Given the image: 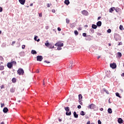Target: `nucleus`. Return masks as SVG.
Segmentation results:
<instances>
[{"instance_id":"56","label":"nucleus","mask_w":124,"mask_h":124,"mask_svg":"<svg viewBox=\"0 0 124 124\" xmlns=\"http://www.w3.org/2000/svg\"><path fill=\"white\" fill-rule=\"evenodd\" d=\"M118 45L120 46V45H122V42H120L118 44Z\"/></svg>"},{"instance_id":"42","label":"nucleus","mask_w":124,"mask_h":124,"mask_svg":"<svg viewBox=\"0 0 124 124\" xmlns=\"http://www.w3.org/2000/svg\"><path fill=\"white\" fill-rule=\"evenodd\" d=\"M52 12H53V13H56V10L55 9L52 10Z\"/></svg>"},{"instance_id":"28","label":"nucleus","mask_w":124,"mask_h":124,"mask_svg":"<svg viewBox=\"0 0 124 124\" xmlns=\"http://www.w3.org/2000/svg\"><path fill=\"white\" fill-rule=\"evenodd\" d=\"M118 57H119L120 58H121V57H122V53L121 52H118Z\"/></svg>"},{"instance_id":"11","label":"nucleus","mask_w":124,"mask_h":124,"mask_svg":"<svg viewBox=\"0 0 124 124\" xmlns=\"http://www.w3.org/2000/svg\"><path fill=\"white\" fill-rule=\"evenodd\" d=\"M3 112L4 113H7L8 112V108H4L3 109Z\"/></svg>"},{"instance_id":"41","label":"nucleus","mask_w":124,"mask_h":124,"mask_svg":"<svg viewBox=\"0 0 124 124\" xmlns=\"http://www.w3.org/2000/svg\"><path fill=\"white\" fill-rule=\"evenodd\" d=\"M25 48H26V46H25V45H22V49H25Z\"/></svg>"},{"instance_id":"19","label":"nucleus","mask_w":124,"mask_h":124,"mask_svg":"<svg viewBox=\"0 0 124 124\" xmlns=\"http://www.w3.org/2000/svg\"><path fill=\"white\" fill-rule=\"evenodd\" d=\"M80 114L81 116H85V115H86V113H85V112H84V111H81L80 113Z\"/></svg>"},{"instance_id":"43","label":"nucleus","mask_w":124,"mask_h":124,"mask_svg":"<svg viewBox=\"0 0 124 124\" xmlns=\"http://www.w3.org/2000/svg\"><path fill=\"white\" fill-rule=\"evenodd\" d=\"M44 62H46V63H50V62L47 61H45Z\"/></svg>"},{"instance_id":"45","label":"nucleus","mask_w":124,"mask_h":124,"mask_svg":"<svg viewBox=\"0 0 124 124\" xmlns=\"http://www.w3.org/2000/svg\"><path fill=\"white\" fill-rule=\"evenodd\" d=\"M4 104H1V108H2V107H4Z\"/></svg>"},{"instance_id":"60","label":"nucleus","mask_w":124,"mask_h":124,"mask_svg":"<svg viewBox=\"0 0 124 124\" xmlns=\"http://www.w3.org/2000/svg\"><path fill=\"white\" fill-rule=\"evenodd\" d=\"M32 5H33V3H31V4H30V6H32Z\"/></svg>"},{"instance_id":"4","label":"nucleus","mask_w":124,"mask_h":124,"mask_svg":"<svg viewBox=\"0 0 124 124\" xmlns=\"http://www.w3.org/2000/svg\"><path fill=\"white\" fill-rule=\"evenodd\" d=\"M37 61L38 62H42V60H43V57L42 56H37L36 57Z\"/></svg>"},{"instance_id":"35","label":"nucleus","mask_w":124,"mask_h":124,"mask_svg":"<svg viewBox=\"0 0 124 124\" xmlns=\"http://www.w3.org/2000/svg\"><path fill=\"white\" fill-rule=\"evenodd\" d=\"M11 63H12V65H13V64H16V62L15 61H13Z\"/></svg>"},{"instance_id":"25","label":"nucleus","mask_w":124,"mask_h":124,"mask_svg":"<svg viewBox=\"0 0 124 124\" xmlns=\"http://www.w3.org/2000/svg\"><path fill=\"white\" fill-rule=\"evenodd\" d=\"M16 81H17V80L16 79V78H13V79H12V82H13V83H15V82H16Z\"/></svg>"},{"instance_id":"51","label":"nucleus","mask_w":124,"mask_h":124,"mask_svg":"<svg viewBox=\"0 0 124 124\" xmlns=\"http://www.w3.org/2000/svg\"><path fill=\"white\" fill-rule=\"evenodd\" d=\"M36 73H39V70L37 69L36 71Z\"/></svg>"},{"instance_id":"38","label":"nucleus","mask_w":124,"mask_h":124,"mask_svg":"<svg viewBox=\"0 0 124 124\" xmlns=\"http://www.w3.org/2000/svg\"><path fill=\"white\" fill-rule=\"evenodd\" d=\"M58 31H62V29H61V28L58 27L57 29Z\"/></svg>"},{"instance_id":"30","label":"nucleus","mask_w":124,"mask_h":124,"mask_svg":"<svg viewBox=\"0 0 124 124\" xmlns=\"http://www.w3.org/2000/svg\"><path fill=\"white\" fill-rule=\"evenodd\" d=\"M104 91L105 92V93H107V94H109V92H108V91H107L106 89H104Z\"/></svg>"},{"instance_id":"14","label":"nucleus","mask_w":124,"mask_h":124,"mask_svg":"<svg viewBox=\"0 0 124 124\" xmlns=\"http://www.w3.org/2000/svg\"><path fill=\"white\" fill-rule=\"evenodd\" d=\"M92 29H94V30H95L97 28V25H95L94 24H93L92 26Z\"/></svg>"},{"instance_id":"57","label":"nucleus","mask_w":124,"mask_h":124,"mask_svg":"<svg viewBox=\"0 0 124 124\" xmlns=\"http://www.w3.org/2000/svg\"><path fill=\"white\" fill-rule=\"evenodd\" d=\"M100 111H103V108H100Z\"/></svg>"},{"instance_id":"44","label":"nucleus","mask_w":124,"mask_h":124,"mask_svg":"<svg viewBox=\"0 0 124 124\" xmlns=\"http://www.w3.org/2000/svg\"><path fill=\"white\" fill-rule=\"evenodd\" d=\"M51 5H52V4H47V7H50V6H51Z\"/></svg>"},{"instance_id":"54","label":"nucleus","mask_w":124,"mask_h":124,"mask_svg":"<svg viewBox=\"0 0 124 124\" xmlns=\"http://www.w3.org/2000/svg\"><path fill=\"white\" fill-rule=\"evenodd\" d=\"M36 41H37V42H39V41H40V39H38V40H36Z\"/></svg>"},{"instance_id":"27","label":"nucleus","mask_w":124,"mask_h":124,"mask_svg":"<svg viewBox=\"0 0 124 124\" xmlns=\"http://www.w3.org/2000/svg\"><path fill=\"white\" fill-rule=\"evenodd\" d=\"M119 29L120 30H121V31H123V30H124V27L123 26V25H120Z\"/></svg>"},{"instance_id":"32","label":"nucleus","mask_w":124,"mask_h":124,"mask_svg":"<svg viewBox=\"0 0 124 124\" xmlns=\"http://www.w3.org/2000/svg\"><path fill=\"white\" fill-rule=\"evenodd\" d=\"M37 38H38V36H34V40H35V41H36V40H37Z\"/></svg>"},{"instance_id":"47","label":"nucleus","mask_w":124,"mask_h":124,"mask_svg":"<svg viewBox=\"0 0 124 124\" xmlns=\"http://www.w3.org/2000/svg\"><path fill=\"white\" fill-rule=\"evenodd\" d=\"M2 60H3V58L2 56H0V60L2 61Z\"/></svg>"},{"instance_id":"24","label":"nucleus","mask_w":124,"mask_h":124,"mask_svg":"<svg viewBox=\"0 0 124 124\" xmlns=\"http://www.w3.org/2000/svg\"><path fill=\"white\" fill-rule=\"evenodd\" d=\"M90 33H93V32H94V30H93V29H91L90 30Z\"/></svg>"},{"instance_id":"20","label":"nucleus","mask_w":124,"mask_h":124,"mask_svg":"<svg viewBox=\"0 0 124 124\" xmlns=\"http://www.w3.org/2000/svg\"><path fill=\"white\" fill-rule=\"evenodd\" d=\"M114 10H115V8H114V7L111 8L109 10V12L112 13V12H113V11H114Z\"/></svg>"},{"instance_id":"3","label":"nucleus","mask_w":124,"mask_h":124,"mask_svg":"<svg viewBox=\"0 0 124 124\" xmlns=\"http://www.w3.org/2000/svg\"><path fill=\"white\" fill-rule=\"evenodd\" d=\"M17 74L19 75H24V70H23V69H22V68H19L17 70Z\"/></svg>"},{"instance_id":"36","label":"nucleus","mask_w":124,"mask_h":124,"mask_svg":"<svg viewBox=\"0 0 124 124\" xmlns=\"http://www.w3.org/2000/svg\"><path fill=\"white\" fill-rule=\"evenodd\" d=\"M111 29H108V31H107V32H108V33H110L111 32Z\"/></svg>"},{"instance_id":"40","label":"nucleus","mask_w":124,"mask_h":124,"mask_svg":"<svg viewBox=\"0 0 124 124\" xmlns=\"http://www.w3.org/2000/svg\"><path fill=\"white\" fill-rule=\"evenodd\" d=\"M15 43H16V41H13V42H12V46H13V45H14V44H15Z\"/></svg>"},{"instance_id":"37","label":"nucleus","mask_w":124,"mask_h":124,"mask_svg":"<svg viewBox=\"0 0 124 124\" xmlns=\"http://www.w3.org/2000/svg\"><path fill=\"white\" fill-rule=\"evenodd\" d=\"M57 50H62V46H58L57 47Z\"/></svg>"},{"instance_id":"16","label":"nucleus","mask_w":124,"mask_h":124,"mask_svg":"<svg viewBox=\"0 0 124 124\" xmlns=\"http://www.w3.org/2000/svg\"><path fill=\"white\" fill-rule=\"evenodd\" d=\"M63 46V43L58 42V46L62 47Z\"/></svg>"},{"instance_id":"13","label":"nucleus","mask_w":124,"mask_h":124,"mask_svg":"<svg viewBox=\"0 0 124 124\" xmlns=\"http://www.w3.org/2000/svg\"><path fill=\"white\" fill-rule=\"evenodd\" d=\"M118 122L119 124H123V122H124V121H123V119H122V118H119L118 120Z\"/></svg>"},{"instance_id":"59","label":"nucleus","mask_w":124,"mask_h":124,"mask_svg":"<svg viewBox=\"0 0 124 124\" xmlns=\"http://www.w3.org/2000/svg\"><path fill=\"white\" fill-rule=\"evenodd\" d=\"M87 124H91V122L89 121V122L87 123Z\"/></svg>"},{"instance_id":"9","label":"nucleus","mask_w":124,"mask_h":124,"mask_svg":"<svg viewBox=\"0 0 124 124\" xmlns=\"http://www.w3.org/2000/svg\"><path fill=\"white\" fill-rule=\"evenodd\" d=\"M19 1L20 2V3H21V4H22L23 5H24V4H25V2L26 1L25 0H19Z\"/></svg>"},{"instance_id":"55","label":"nucleus","mask_w":124,"mask_h":124,"mask_svg":"<svg viewBox=\"0 0 124 124\" xmlns=\"http://www.w3.org/2000/svg\"><path fill=\"white\" fill-rule=\"evenodd\" d=\"M46 30H48V29H49V27L48 26L46 27Z\"/></svg>"},{"instance_id":"1","label":"nucleus","mask_w":124,"mask_h":124,"mask_svg":"<svg viewBox=\"0 0 124 124\" xmlns=\"http://www.w3.org/2000/svg\"><path fill=\"white\" fill-rule=\"evenodd\" d=\"M45 46L47 47V48H49V49H53V48H54V45L52 43H46Z\"/></svg>"},{"instance_id":"50","label":"nucleus","mask_w":124,"mask_h":124,"mask_svg":"<svg viewBox=\"0 0 124 124\" xmlns=\"http://www.w3.org/2000/svg\"><path fill=\"white\" fill-rule=\"evenodd\" d=\"M0 12H2V8L0 7Z\"/></svg>"},{"instance_id":"62","label":"nucleus","mask_w":124,"mask_h":124,"mask_svg":"<svg viewBox=\"0 0 124 124\" xmlns=\"http://www.w3.org/2000/svg\"><path fill=\"white\" fill-rule=\"evenodd\" d=\"M0 124H4V123L1 122Z\"/></svg>"},{"instance_id":"8","label":"nucleus","mask_w":124,"mask_h":124,"mask_svg":"<svg viewBox=\"0 0 124 124\" xmlns=\"http://www.w3.org/2000/svg\"><path fill=\"white\" fill-rule=\"evenodd\" d=\"M102 24V23L100 21H98L96 23L97 27H101Z\"/></svg>"},{"instance_id":"17","label":"nucleus","mask_w":124,"mask_h":124,"mask_svg":"<svg viewBox=\"0 0 124 124\" xmlns=\"http://www.w3.org/2000/svg\"><path fill=\"white\" fill-rule=\"evenodd\" d=\"M74 116L75 117V118H78V114H77V113H76V111H74Z\"/></svg>"},{"instance_id":"7","label":"nucleus","mask_w":124,"mask_h":124,"mask_svg":"<svg viewBox=\"0 0 124 124\" xmlns=\"http://www.w3.org/2000/svg\"><path fill=\"white\" fill-rule=\"evenodd\" d=\"M82 14H83V15H84L85 16H88V14H89V13L88 12V11H86V10H83L81 12Z\"/></svg>"},{"instance_id":"63","label":"nucleus","mask_w":124,"mask_h":124,"mask_svg":"<svg viewBox=\"0 0 124 124\" xmlns=\"http://www.w3.org/2000/svg\"><path fill=\"white\" fill-rule=\"evenodd\" d=\"M109 46H111V44H108Z\"/></svg>"},{"instance_id":"53","label":"nucleus","mask_w":124,"mask_h":124,"mask_svg":"<svg viewBox=\"0 0 124 124\" xmlns=\"http://www.w3.org/2000/svg\"><path fill=\"white\" fill-rule=\"evenodd\" d=\"M100 19H101V17L99 16L98 17V20H100Z\"/></svg>"},{"instance_id":"31","label":"nucleus","mask_w":124,"mask_h":124,"mask_svg":"<svg viewBox=\"0 0 124 124\" xmlns=\"http://www.w3.org/2000/svg\"><path fill=\"white\" fill-rule=\"evenodd\" d=\"M70 22V21L69 20V19H68V18L66 19V22L67 23V24H68Z\"/></svg>"},{"instance_id":"61","label":"nucleus","mask_w":124,"mask_h":124,"mask_svg":"<svg viewBox=\"0 0 124 124\" xmlns=\"http://www.w3.org/2000/svg\"><path fill=\"white\" fill-rule=\"evenodd\" d=\"M59 122H62V119H59Z\"/></svg>"},{"instance_id":"52","label":"nucleus","mask_w":124,"mask_h":124,"mask_svg":"<svg viewBox=\"0 0 124 124\" xmlns=\"http://www.w3.org/2000/svg\"><path fill=\"white\" fill-rule=\"evenodd\" d=\"M39 17H42V14H39Z\"/></svg>"},{"instance_id":"34","label":"nucleus","mask_w":124,"mask_h":124,"mask_svg":"<svg viewBox=\"0 0 124 124\" xmlns=\"http://www.w3.org/2000/svg\"><path fill=\"white\" fill-rule=\"evenodd\" d=\"M82 35H83V36H84V37H86V36H87V33H83L82 34Z\"/></svg>"},{"instance_id":"21","label":"nucleus","mask_w":124,"mask_h":124,"mask_svg":"<svg viewBox=\"0 0 124 124\" xmlns=\"http://www.w3.org/2000/svg\"><path fill=\"white\" fill-rule=\"evenodd\" d=\"M68 112L69 111H66V116H70V115H71V111H70L69 112Z\"/></svg>"},{"instance_id":"18","label":"nucleus","mask_w":124,"mask_h":124,"mask_svg":"<svg viewBox=\"0 0 124 124\" xmlns=\"http://www.w3.org/2000/svg\"><path fill=\"white\" fill-rule=\"evenodd\" d=\"M108 112L109 114H112V109L111 108H109L108 109Z\"/></svg>"},{"instance_id":"12","label":"nucleus","mask_w":124,"mask_h":124,"mask_svg":"<svg viewBox=\"0 0 124 124\" xmlns=\"http://www.w3.org/2000/svg\"><path fill=\"white\" fill-rule=\"evenodd\" d=\"M64 3H65V4H66V5H68V4L70 3V2H69V0H65Z\"/></svg>"},{"instance_id":"23","label":"nucleus","mask_w":124,"mask_h":124,"mask_svg":"<svg viewBox=\"0 0 124 124\" xmlns=\"http://www.w3.org/2000/svg\"><path fill=\"white\" fill-rule=\"evenodd\" d=\"M83 96H82V94H79L78 95V99H79V100H81V99H82Z\"/></svg>"},{"instance_id":"39","label":"nucleus","mask_w":124,"mask_h":124,"mask_svg":"<svg viewBox=\"0 0 124 124\" xmlns=\"http://www.w3.org/2000/svg\"><path fill=\"white\" fill-rule=\"evenodd\" d=\"M10 91L11 93H14V89L13 88L11 89Z\"/></svg>"},{"instance_id":"5","label":"nucleus","mask_w":124,"mask_h":124,"mask_svg":"<svg viewBox=\"0 0 124 124\" xmlns=\"http://www.w3.org/2000/svg\"><path fill=\"white\" fill-rule=\"evenodd\" d=\"M88 108L90 109H94L95 108H96V106L93 104H92L89 106Z\"/></svg>"},{"instance_id":"22","label":"nucleus","mask_w":124,"mask_h":124,"mask_svg":"<svg viewBox=\"0 0 124 124\" xmlns=\"http://www.w3.org/2000/svg\"><path fill=\"white\" fill-rule=\"evenodd\" d=\"M65 110L66 112H69V107H66L65 108Z\"/></svg>"},{"instance_id":"29","label":"nucleus","mask_w":124,"mask_h":124,"mask_svg":"<svg viewBox=\"0 0 124 124\" xmlns=\"http://www.w3.org/2000/svg\"><path fill=\"white\" fill-rule=\"evenodd\" d=\"M74 33H75V34L76 35H78V31H74Z\"/></svg>"},{"instance_id":"2","label":"nucleus","mask_w":124,"mask_h":124,"mask_svg":"<svg viewBox=\"0 0 124 124\" xmlns=\"http://www.w3.org/2000/svg\"><path fill=\"white\" fill-rule=\"evenodd\" d=\"M114 39L115 40H116V41H119V40H120L121 37L120 36V35H119L118 34H115Z\"/></svg>"},{"instance_id":"33","label":"nucleus","mask_w":124,"mask_h":124,"mask_svg":"<svg viewBox=\"0 0 124 124\" xmlns=\"http://www.w3.org/2000/svg\"><path fill=\"white\" fill-rule=\"evenodd\" d=\"M4 67L2 66H0V70H3Z\"/></svg>"},{"instance_id":"48","label":"nucleus","mask_w":124,"mask_h":124,"mask_svg":"<svg viewBox=\"0 0 124 124\" xmlns=\"http://www.w3.org/2000/svg\"><path fill=\"white\" fill-rule=\"evenodd\" d=\"M55 46H58L59 47V43H57L56 44H55Z\"/></svg>"},{"instance_id":"58","label":"nucleus","mask_w":124,"mask_h":124,"mask_svg":"<svg viewBox=\"0 0 124 124\" xmlns=\"http://www.w3.org/2000/svg\"><path fill=\"white\" fill-rule=\"evenodd\" d=\"M122 76H123V77H124V73H123L122 75H121Z\"/></svg>"},{"instance_id":"49","label":"nucleus","mask_w":124,"mask_h":124,"mask_svg":"<svg viewBox=\"0 0 124 124\" xmlns=\"http://www.w3.org/2000/svg\"><path fill=\"white\" fill-rule=\"evenodd\" d=\"M78 109H81V106H80V105H78Z\"/></svg>"},{"instance_id":"15","label":"nucleus","mask_w":124,"mask_h":124,"mask_svg":"<svg viewBox=\"0 0 124 124\" xmlns=\"http://www.w3.org/2000/svg\"><path fill=\"white\" fill-rule=\"evenodd\" d=\"M31 53L33 55H36V54H37V52H36V51H35L34 50H32L31 51Z\"/></svg>"},{"instance_id":"26","label":"nucleus","mask_w":124,"mask_h":124,"mask_svg":"<svg viewBox=\"0 0 124 124\" xmlns=\"http://www.w3.org/2000/svg\"><path fill=\"white\" fill-rule=\"evenodd\" d=\"M116 96H118V97L121 98V95H120V93H116Z\"/></svg>"},{"instance_id":"10","label":"nucleus","mask_w":124,"mask_h":124,"mask_svg":"<svg viewBox=\"0 0 124 124\" xmlns=\"http://www.w3.org/2000/svg\"><path fill=\"white\" fill-rule=\"evenodd\" d=\"M12 63L10 62L7 63V66L8 68H11L12 67Z\"/></svg>"},{"instance_id":"64","label":"nucleus","mask_w":124,"mask_h":124,"mask_svg":"<svg viewBox=\"0 0 124 124\" xmlns=\"http://www.w3.org/2000/svg\"><path fill=\"white\" fill-rule=\"evenodd\" d=\"M2 88H3V86H1V89H2Z\"/></svg>"},{"instance_id":"46","label":"nucleus","mask_w":124,"mask_h":124,"mask_svg":"<svg viewBox=\"0 0 124 124\" xmlns=\"http://www.w3.org/2000/svg\"><path fill=\"white\" fill-rule=\"evenodd\" d=\"M98 124H101V121H100V120H98Z\"/></svg>"},{"instance_id":"6","label":"nucleus","mask_w":124,"mask_h":124,"mask_svg":"<svg viewBox=\"0 0 124 124\" xmlns=\"http://www.w3.org/2000/svg\"><path fill=\"white\" fill-rule=\"evenodd\" d=\"M110 66L113 69H114V68H116L117 67V65L115 63H111L110 64Z\"/></svg>"}]
</instances>
